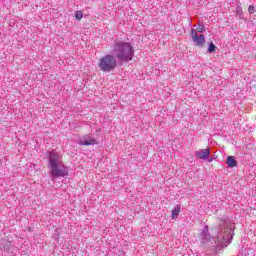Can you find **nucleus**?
Masks as SVG:
<instances>
[{"mask_svg": "<svg viewBox=\"0 0 256 256\" xmlns=\"http://www.w3.org/2000/svg\"><path fill=\"white\" fill-rule=\"evenodd\" d=\"M248 11L249 13H255V7L253 5H250Z\"/></svg>", "mask_w": 256, "mask_h": 256, "instance_id": "13", "label": "nucleus"}, {"mask_svg": "<svg viewBox=\"0 0 256 256\" xmlns=\"http://www.w3.org/2000/svg\"><path fill=\"white\" fill-rule=\"evenodd\" d=\"M9 249H11V242L3 240L1 250L4 251L5 253H9Z\"/></svg>", "mask_w": 256, "mask_h": 256, "instance_id": "8", "label": "nucleus"}, {"mask_svg": "<svg viewBox=\"0 0 256 256\" xmlns=\"http://www.w3.org/2000/svg\"><path fill=\"white\" fill-rule=\"evenodd\" d=\"M48 168L50 170L51 179L67 177V175H69V169L63 164V158L55 150L49 152Z\"/></svg>", "mask_w": 256, "mask_h": 256, "instance_id": "3", "label": "nucleus"}, {"mask_svg": "<svg viewBox=\"0 0 256 256\" xmlns=\"http://www.w3.org/2000/svg\"><path fill=\"white\" fill-rule=\"evenodd\" d=\"M226 164L230 169H233V167H237V160H235V157L233 156H228L226 158Z\"/></svg>", "mask_w": 256, "mask_h": 256, "instance_id": "7", "label": "nucleus"}, {"mask_svg": "<svg viewBox=\"0 0 256 256\" xmlns=\"http://www.w3.org/2000/svg\"><path fill=\"white\" fill-rule=\"evenodd\" d=\"M233 231H235V223H233V220L228 217H223L219 223V231L216 239L211 237L209 228L206 226L201 233L202 241L203 243H211L212 245L213 243L229 245L231 241H233Z\"/></svg>", "mask_w": 256, "mask_h": 256, "instance_id": "2", "label": "nucleus"}, {"mask_svg": "<svg viewBox=\"0 0 256 256\" xmlns=\"http://www.w3.org/2000/svg\"><path fill=\"white\" fill-rule=\"evenodd\" d=\"M195 155L198 159L205 160L209 157V155H211V149L210 148L200 149L195 152Z\"/></svg>", "mask_w": 256, "mask_h": 256, "instance_id": "6", "label": "nucleus"}, {"mask_svg": "<svg viewBox=\"0 0 256 256\" xmlns=\"http://www.w3.org/2000/svg\"><path fill=\"white\" fill-rule=\"evenodd\" d=\"M134 55L133 44L123 40H114L111 45V54H106L100 58L98 67L104 73H111V71L117 69V61L119 63H129V61H133Z\"/></svg>", "mask_w": 256, "mask_h": 256, "instance_id": "1", "label": "nucleus"}, {"mask_svg": "<svg viewBox=\"0 0 256 256\" xmlns=\"http://www.w3.org/2000/svg\"><path fill=\"white\" fill-rule=\"evenodd\" d=\"M75 19H77V21H81L83 19V11H76L75 12Z\"/></svg>", "mask_w": 256, "mask_h": 256, "instance_id": "11", "label": "nucleus"}, {"mask_svg": "<svg viewBox=\"0 0 256 256\" xmlns=\"http://www.w3.org/2000/svg\"><path fill=\"white\" fill-rule=\"evenodd\" d=\"M78 145H85L86 147H89V145H97V139L93 138L91 135H85L78 142Z\"/></svg>", "mask_w": 256, "mask_h": 256, "instance_id": "5", "label": "nucleus"}, {"mask_svg": "<svg viewBox=\"0 0 256 256\" xmlns=\"http://www.w3.org/2000/svg\"><path fill=\"white\" fill-rule=\"evenodd\" d=\"M213 162V158L208 159V163H212Z\"/></svg>", "mask_w": 256, "mask_h": 256, "instance_id": "14", "label": "nucleus"}, {"mask_svg": "<svg viewBox=\"0 0 256 256\" xmlns=\"http://www.w3.org/2000/svg\"><path fill=\"white\" fill-rule=\"evenodd\" d=\"M179 213H181V206L176 205L175 208L172 210V219H177V217H179Z\"/></svg>", "mask_w": 256, "mask_h": 256, "instance_id": "9", "label": "nucleus"}, {"mask_svg": "<svg viewBox=\"0 0 256 256\" xmlns=\"http://www.w3.org/2000/svg\"><path fill=\"white\" fill-rule=\"evenodd\" d=\"M198 33H205V29L203 28V25L199 24V26L196 28Z\"/></svg>", "mask_w": 256, "mask_h": 256, "instance_id": "12", "label": "nucleus"}, {"mask_svg": "<svg viewBox=\"0 0 256 256\" xmlns=\"http://www.w3.org/2000/svg\"><path fill=\"white\" fill-rule=\"evenodd\" d=\"M215 49H217V46L213 42H210L208 45V53H214Z\"/></svg>", "mask_w": 256, "mask_h": 256, "instance_id": "10", "label": "nucleus"}, {"mask_svg": "<svg viewBox=\"0 0 256 256\" xmlns=\"http://www.w3.org/2000/svg\"><path fill=\"white\" fill-rule=\"evenodd\" d=\"M191 37L195 45H197L198 47H203L205 43V35L203 34L197 35V32H195V30L192 29Z\"/></svg>", "mask_w": 256, "mask_h": 256, "instance_id": "4", "label": "nucleus"}]
</instances>
